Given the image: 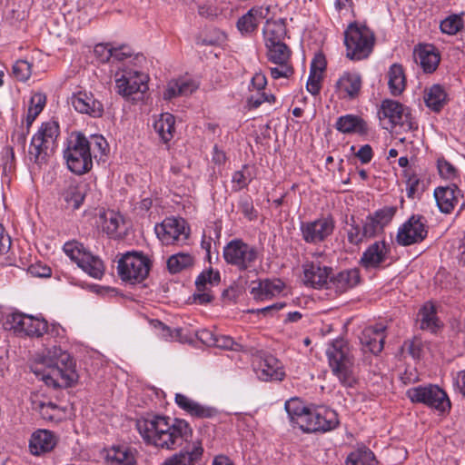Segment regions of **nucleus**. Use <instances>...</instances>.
Here are the masks:
<instances>
[{
  "mask_svg": "<svg viewBox=\"0 0 465 465\" xmlns=\"http://www.w3.org/2000/svg\"><path fill=\"white\" fill-rule=\"evenodd\" d=\"M163 415H146L136 420V430L146 445L159 448L162 443Z\"/></svg>",
  "mask_w": 465,
  "mask_h": 465,
  "instance_id": "20",
  "label": "nucleus"
},
{
  "mask_svg": "<svg viewBox=\"0 0 465 465\" xmlns=\"http://www.w3.org/2000/svg\"><path fill=\"white\" fill-rule=\"evenodd\" d=\"M112 465H136L135 451L128 446H114L107 452Z\"/></svg>",
  "mask_w": 465,
  "mask_h": 465,
  "instance_id": "42",
  "label": "nucleus"
},
{
  "mask_svg": "<svg viewBox=\"0 0 465 465\" xmlns=\"http://www.w3.org/2000/svg\"><path fill=\"white\" fill-rule=\"evenodd\" d=\"M151 324L153 328L155 330L157 335H159L162 339L171 340L174 338L173 332L163 322L158 320H153L151 322Z\"/></svg>",
  "mask_w": 465,
  "mask_h": 465,
  "instance_id": "63",
  "label": "nucleus"
},
{
  "mask_svg": "<svg viewBox=\"0 0 465 465\" xmlns=\"http://www.w3.org/2000/svg\"><path fill=\"white\" fill-rule=\"evenodd\" d=\"M86 189L84 184L71 182L62 193V198L67 208L79 209L85 198Z\"/></svg>",
  "mask_w": 465,
  "mask_h": 465,
  "instance_id": "39",
  "label": "nucleus"
},
{
  "mask_svg": "<svg viewBox=\"0 0 465 465\" xmlns=\"http://www.w3.org/2000/svg\"><path fill=\"white\" fill-rule=\"evenodd\" d=\"M174 401L179 409L194 418L209 419L217 414V410L215 408L201 404L183 393H176L174 396Z\"/></svg>",
  "mask_w": 465,
  "mask_h": 465,
  "instance_id": "30",
  "label": "nucleus"
},
{
  "mask_svg": "<svg viewBox=\"0 0 465 465\" xmlns=\"http://www.w3.org/2000/svg\"><path fill=\"white\" fill-rule=\"evenodd\" d=\"M199 82L190 76L171 79L163 93V98L169 101L179 96L190 95L199 88Z\"/></svg>",
  "mask_w": 465,
  "mask_h": 465,
  "instance_id": "32",
  "label": "nucleus"
},
{
  "mask_svg": "<svg viewBox=\"0 0 465 465\" xmlns=\"http://www.w3.org/2000/svg\"><path fill=\"white\" fill-rule=\"evenodd\" d=\"M427 234L426 219L421 215H412L399 228L396 241L401 246H409L422 242Z\"/></svg>",
  "mask_w": 465,
  "mask_h": 465,
  "instance_id": "17",
  "label": "nucleus"
},
{
  "mask_svg": "<svg viewBox=\"0 0 465 465\" xmlns=\"http://www.w3.org/2000/svg\"><path fill=\"white\" fill-rule=\"evenodd\" d=\"M103 231L113 239H119L124 234V217L114 211H107L100 215Z\"/></svg>",
  "mask_w": 465,
  "mask_h": 465,
  "instance_id": "37",
  "label": "nucleus"
},
{
  "mask_svg": "<svg viewBox=\"0 0 465 465\" xmlns=\"http://www.w3.org/2000/svg\"><path fill=\"white\" fill-rule=\"evenodd\" d=\"M30 402L32 409L37 411L45 420L58 422L65 416V410L54 402L41 391L31 393Z\"/></svg>",
  "mask_w": 465,
  "mask_h": 465,
  "instance_id": "21",
  "label": "nucleus"
},
{
  "mask_svg": "<svg viewBox=\"0 0 465 465\" xmlns=\"http://www.w3.org/2000/svg\"><path fill=\"white\" fill-rule=\"evenodd\" d=\"M267 84L266 76L262 72H257L253 74L251 79V83L249 85V91H263Z\"/></svg>",
  "mask_w": 465,
  "mask_h": 465,
  "instance_id": "64",
  "label": "nucleus"
},
{
  "mask_svg": "<svg viewBox=\"0 0 465 465\" xmlns=\"http://www.w3.org/2000/svg\"><path fill=\"white\" fill-rule=\"evenodd\" d=\"M46 104V96L44 93H35L30 98V103L25 117L26 132H28L30 126L35 122L36 117L43 111Z\"/></svg>",
  "mask_w": 465,
  "mask_h": 465,
  "instance_id": "46",
  "label": "nucleus"
},
{
  "mask_svg": "<svg viewBox=\"0 0 465 465\" xmlns=\"http://www.w3.org/2000/svg\"><path fill=\"white\" fill-rule=\"evenodd\" d=\"M406 394L411 402L421 403L440 413L449 411L451 408L447 393L438 385L429 384L410 388Z\"/></svg>",
  "mask_w": 465,
  "mask_h": 465,
  "instance_id": "9",
  "label": "nucleus"
},
{
  "mask_svg": "<svg viewBox=\"0 0 465 465\" xmlns=\"http://www.w3.org/2000/svg\"><path fill=\"white\" fill-rule=\"evenodd\" d=\"M312 415L314 420L309 423V428L312 429V432L331 431L336 429L340 423L338 413L327 407L315 406Z\"/></svg>",
  "mask_w": 465,
  "mask_h": 465,
  "instance_id": "28",
  "label": "nucleus"
},
{
  "mask_svg": "<svg viewBox=\"0 0 465 465\" xmlns=\"http://www.w3.org/2000/svg\"><path fill=\"white\" fill-rule=\"evenodd\" d=\"M154 232L163 245H183L190 235V228L183 218L166 217L155 224Z\"/></svg>",
  "mask_w": 465,
  "mask_h": 465,
  "instance_id": "13",
  "label": "nucleus"
},
{
  "mask_svg": "<svg viewBox=\"0 0 465 465\" xmlns=\"http://www.w3.org/2000/svg\"><path fill=\"white\" fill-rule=\"evenodd\" d=\"M363 233L366 234L367 239L373 238L383 231L381 226L369 214L362 223Z\"/></svg>",
  "mask_w": 465,
  "mask_h": 465,
  "instance_id": "59",
  "label": "nucleus"
},
{
  "mask_svg": "<svg viewBox=\"0 0 465 465\" xmlns=\"http://www.w3.org/2000/svg\"><path fill=\"white\" fill-rule=\"evenodd\" d=\"M163 415H146L136 420V430L146 445L159 448L162 443Z\"/></svg>",
  "mask_w": 465,
  "mask_h": 465,
  "instance_id": "19",
  "label": "nucleus"
},
{
  "mask_svg": "<svg viewBox=\"0 0 465 465\" xmlns=\"http://www.w3.org/2000/svg\"><path fill=\"white\" fill-rule=\"evenodd\" d=\"M460 190L454 184L440 186L434 190V198L441 213H450L458 203Z\"/></svg>",
  "mask_w": 465,
  "mask_h": 465,
  "instance_id": "35",
  "label": "nucleus"
},
{
  "mask_svg": "<svg viewBox=\"0 0 465 465\" xmlns=\"http://www.w3.org/2000/svg\"><path fill=\"white\" fill-rule=\"evenodd\" d=\"M193 263V258L189 253L179 252L173 254L167 260V268L170 272L177 273L190 267Z\"/></svg>",
  "mask_w": 465,
  "mask_h": 465,
  "instance_id": "52",
  "label": "nucleus"
},
{
  "mask_svg": "<svg viewBox=\"0 0 465 465\" xmlns=\"http://www.w3.org/2000/svg\"><path fill=\"white\" fill-rule=\"evenodd\" d=\"M13 74L17 80L25 82L32 74V65L26 60H18L13 65Z\"/></svg>",
  "mask_w": 465,
  "mask_h": 465,
  "instance_id": "57",
  "label": "nucleus"
},
{
  "mask_svg": "<svg viewBox=\"0 0 465 465\" xmlns=\"http://www.w3.org/2000/svg\"><path fill=\"white\" fill-rule=\"evenodd\" d=\"M284 409L292 428H298L307 433L312 432V429L306 423L313 421V416L311 414L313 413L315 405L307 404L302 399L293 397L285 401Z\"/></svg>",
  "mask_w": 465,
  "mask_h": 465,
  "instance_id": "15",
  "label": "nucleus"
},
{
  "mask_svg": "<svg viewBox=\"0 0 465 465\" xmlns=\"http://www.w3.org/2000/svg\"><path fill=\"white\" fill-rule=\"evenodd\" d=\"M54 351H48L46 357L32 364L31 370L35 375L53 388L71 386L77 379V374L73 367L70 355L62 351L60 347L54 346Z\"/></svg>",
  "mask_w": 465,
  "mask_h": 465,
  "instance_id": "1",
  "label": "nucleus"
},
{
  "mask_svg": "<svg viewBox=\"0 0 465 465\" xmlns=\"http://www.w3.org/2000/svg\"><path fill=\"white\" fill-rule=\"evenodd\" d=\"M335 128L342 134H365L368 132L367 122L358 114H348L337 118Z\"/></svg>",
  "mask_w": 465,
  "mask_h": 465,
  "instance_id": "36",
  "label": "nucleus"
},
{
  "mask_svg": "<svg viewBox=\"0 0 465 465\" xmlns=\"http://www.w3.org/2000/svg\"><path fill=\"white\" fill-rule=\"evenodd\" d=\"M419 322L420 329L430 332H435L440 328L436 307L432 302H428L420 309Z\"/></svg>",
  "mask_w": 465,
  "mask_h": 465,
  "instance_id": "43",
  "label": "nucleus"
},
{
  "mask_svg": "<svg viewBox=\"0 0 465 465\" xmlns=\"http://www.w3.org/2000/svg\"><path fill=\"white\" fill-rule=\"evenodd\" d=\"M221 281L220 272L213 269L202 272L195 280L196 290L193 294V302L199 305H206L213 302L214 296L212 287Z\"/></svg>",
  "mask_w": 465,
  "mask_h": 465,
  "instance_id": "22",
  "label": "nucleus"
},
{
  "mask_svg": "<svg viewBox=\"0 0 465 465\" xmlns=\"http://www.w3.org/2000/svg\"><path fill=\"white\" fill-rule=\"evenodd\" d=\"M285 289L284 282L277 278L252 282L250 294L257 302H265L281 295Z\"/></svg>",
  "mask_w": 465,
  "mask_h": 465,
  "instance_id": "24",
  "label": "nucleus"
},
{
  "mask_svg": "<svg viewBox=\"0 0 465 465\" xmlns=\"http://www.w3.org/2000/svg\"><path fill=\"white\" fill-rule=\"evenodd\" d=\"M88 147L92 153V159L104 160L109 153L110 147L106 139L101 134H93L88 139Z\"/></svg>",
  "mask_w": 465,
  "mask_h": 465,
  "instance_id": "50",
  "label": "nucleus"
},
{
  "mask_svg": "<svg viewBox=\"0 0 465 465\" xmlns=\"http://www.w3.org/2000/svg\"><path fill=\"white\" fill-rule=\"evenodd\" d=\"M265 46L267 48V56L270 62L273 64L289 62L291 51L284 43L269 42Z\"/></svg>",
  "mask_w": 465,
  "mask_h": 465,
  "instance_id": "47",
  "label": "nucleus"
},
{
  "mask_svg": "<svg viewBox=\"0 0 465 465\" xmlns=\"http://www.w3.org/2000/svg\"><path fill=\"white\" fill-rule=\"evenodd\" d=\"M5 324L17 334L36 337L42 336L47 328V322L44 319L21 312L9 314L6 318Z\"/></svg>",
  "mask_w": 465,
  "mask_h": 465,
  "instance_id": "16",
  "label": "nucleus"
},
{
  "mask_svg": "<svg viewBox=\"0 0 465 465\" xmlns=\"http://www.w3.org/2000/svg\"><path fill=\"white\" fill-rule=\"evenodd\" d=\"M391 252L385 241H377L371 244L360 259V264L366 270L378 269L387 261Z\"/></svg>",
  "mask_w": 465,
  "mask_h": 465,
  "instance_id": "26",
  "label": "nucleus"
},
{
  "mask_svg": "<svg viewBox=\"0 0 465 465\" xmlns=\"http://www.w3.org/2000/svg\"><path fill=\"white\" fill-rule=\"evenodd\" d=\"M415 61L420 64L425 73L434 72L440 64V55L437 48L432 45H419L414 49Z\"/></svg>",
  "mask_w": 465,
  "mask_h": 465,
  "instance_id": "34",
  "label": "nucleus"
},
{
  "mask_svg": "<svg viewBox=\"0 0 465 465\" xmlns=\"http://www.w3.org/2000/svg\"><path fill=\"white\" fill-rule=\"evenodd\" d=\"M1 162L3 172L10 173L15 166V153L12 147L5 146L1 151Z\"/></svg>",
  "mask_w": 465,
  "mask_h": 465,
  "instance_id": "60",
  "label": "nucleus"
},
{
  "mask_svg": "<svg viewBox=\"0 0 465 465\" xmlns=\"http://www.w3.org/2000/svg\"><path fill=\"white\" fill-rule=\"evenodd\" d=\"M163 431L162 432V443L159 445V449L175 450L182 446L191 434L190 425L184 420L173 419L163 415Z\"/></svg>",
  "mask_w": 465,
  "mask_h": 465,
  "instance_id": "14",
  "label": "nucleus"
},
{
  "mask_svg": "<svg viewBox=\"0 0 465 465\" xmlns=\"http://www.w3.org/2000/svg\"><path fill=\"white\" fill-rule=\"evenodd\" d=\"M346 465H377V460L370 449L362 447L348 456Z\"/></svg>",
  "mask_w": 465,
  "mask_h": 465,
  "instance_id": "51",
  "label": "nucleus"
},
{
  "mask_svg": "<svg viewBox=\"0 0 465 465\" xmlns=\"http://www.w3.org/2000/svg\"><path fill=\"white\" fill-rule=\"evenodd\" d=\"M447 93L443 86L435 84L425 90L424 102L433 112H440L447 103Z\"/></svg>",
  "mask_w": 465,
  "mask_h": 465,
  "instance_id": "40",
  "label": "nucleus"
},
{
  "mask_svg": "<svg viewBox=\"0 0 465 465\" xmlns=\"http://www.w3.org/2000/svg\"><path fill=\"white\" fill-rule=\"evenodd\" d=\"M375 44L374 33L365 25L351 23L344 31L346 56L360 61L369 57Z\"/></svg>",
  "mask_w": 465,
  "mask_h": 465,
  "instance_id": "3",
  "label": "nucleus"
},
{
  "mask_svg": "<svg viewBox=\"0 0 465 465\" xmlns=\"http://www.w3.org/2000/svg\"><path fill=\"white\" fill-rule=\"evenodd\" d=\"M325 68L323 58H315L311 64L310 75L307 80V91L312 95L319 94L322 87V72Z\"/></svg>",
  "mask_w": 465,
  "mask_h": 465,
  "instance_id": "41",
  "label": "nucleus"
},
{
  "mask_svg": "<svg viewBox=\"0 0 465 465\" xmlns=\"http://www.w3.org/2000/svg\"><path fill=\"white\" fill-rule=\"evenodd\" d=\"M59 124L54 121L43 123L37 133L31 139L29 147L30 159L42 163L54 152L59 136Z\"/></svg>",
  "mask_w": 465,
  "mask_h": 465,
  "instance_id": "6",
  "label": "nucleus"
},
{
  "mask_svg": "<svg viewBox=\"0 0 465 465\" xmlns=\"http://www.w3.org/2000/svg\"><path fill=\"white\" fill-rule=\"evenodd\" d=\"M174 124V116L169 113L160 114L159 118L154 121V131L164 143L173 139L175 132Z\"/></svg>",
  "mask_w": 465,
  "mask_h": 465,
  "instance_id": "44",
  "label": "nucleus"
},
{
  "mask_svg": "<svg viewBox=\"0 0 465 465\" xmlns=\"http://www.w3.org/2000/svg\"><path fill=\"white\" fill-rule=\"evenodd\" d=\"M108 55L112 56L111 61L123 62L122 64L135 65L134 63L137 57H134L133 51L128 45L113 46V50L108 51Z\"/></svg>",
  "mask_w": 465,
  "mask_h": 465,
  "instance_id": "53",
  "label": "nucleus"
},
{
  "mask_svg": "<svg viewBox=\"0 0 465 465\" xmlns=\"http://www.w3.org/2000/svg\"><path fill=\"white\" fill-rule=\"evenodd\" d=\"M465 13L454 14L447 16L440 22V28L443 34L454 35L463 29L465 25Z\"/></svg>",
  "mask_w": 465,
  "mask_h": 465,
  "instance_id": "49",
  "label": "nucleus"
},
{
  "mask_svg": "<svg viewBox=\"0 0 465 465\" xmlns=\"http://www.w3.org/2000/svg\"><path fill=\"white\" fill-rule=\"evenodd\" d=\"M303 282L305 285L315 289L328 290L331 268L322 265L320 262H306L302 265Z\"/></svg>",
  "mask_w": 465,
  "mask_h": 465,
  "instance_id": "23",
  "label": "nucleus"
},
{
  "mask_svg": "<svg viewBox=\"0 0 465 465\" xmlns=\"http://www.w3.org/2000/svg\"><path fill=\"white\" fill-rule=\"evenodd\" d=\"M264 17L265 12L263 8H251L245 15L238 19L237 28L242 35H250L257 29Z\"/></svg>",
  "mask_w": 465,
  "mask_h": 465,
  "instance_id": "38",
  "label": "nucleus"
},
{
  "mask_svg": "<svg viewBox=\"0 0 465 465\" xmlns=\"http://www.w3.org/2000/svg\"><path fill=\"white\" fill-rule=\"evenodd\" d=\"M148 79V75L136 64H122L114 74L116 92L124 97H129L138 92L144 93L147 90Z\"/></svg>",
  "mask_w": 465,
  "mask_h": 465,
  "instance_id": "7",
  "label": "nucleus"
},
{
  "mask_svg": "<svg viewBox=\"0 0 465 465\" xmlns=\"http://www.w3.org/2000/svg\"><path fill=\"white\" fill-rule=\"evenodd\" d=\"M361 282L359 269L352 268L343 270L331 276L328 283V291L335 295H341L353 288Z\"/></svg>",
  "mask_w": 465,
  "mask_h": 465,
  "instance_id": "25",
  "label": "nucleus"
},
{
  "mask_svg": "<svg viewBox=\"0 0 465 465\" xmlns=\"http://www.w3.org/2000/svg\"><path fill=\"white\" fill-rule=\"evenodd\" d=\"M396 211L397 209L394 206H384L371 213V215L384 229L391 222Z\"/></svg>",
  "mask_w": 465,
  "mask_h": 465,
  "instance_id": "56",
  "label": "nucleus"
},
{
  "mask_svg": "<svg viewBox=\"0 0 465 465\" xmlns=\"http://www.w3.org/2000/svg\"><path fill=\"white\" fill-rule=\"evenodd\" d=\"M346 233L348 242L353 245H359L367 239L366 234L363 233L362 224L357 223L353 216L348 222Z\"/></svg>",
  "mask_w": 465,
  "mask_h": 465,
  "instance_id": "54",
  "label": "nucleus"
},
{
  "mask_svg": "<svg viewBox=\"0 0 465 465\" xmlns=\"http://www.w3.org/2000/svg\"><path fill=\"white\" fill-rule=\"evenodd\" d=\"M325 355L332 374L344 387H353L357 382L355 359L349 343L335 339L327 343Z\"/></svg>",
  "mask_w": 465,
  "mask_h": 465,
  "instance_id": "2",
  "label": "nucleus"
},
{
  "mask_svg": "<svg viewBox=\"0 0 465 465\" xmlns=\"http://www.w3.org/2000/svg\"><path fill=\"white\" fill-rule=\"evenodd\" d=\"M362 77L356 71H344L334 84V94L340 100L354 101L361 92Z\"/></svg>",
  "mask_w": 465,
  "mask_h": 465,
  "instance_id": "18",
  "label": "nucleus"
},
{
  "mask_svg": "<svg viewBox=\"0 0 465 465\" xmlns=\"http://www.w3.org/2000/svg\"><path fill=\"white\" fill-rule=\"evenodd\" d=\"M388 84L392 95L401 94L406 85V79L403 68L401 64H392L388 72Z\"/></svg>",
  "mask_w": 465,
  "mask_h": 465,
  "instance_id": "45",
  "label": "nucleus"
},
{
  "mask_svg": "<svg viewBox=\"0 0 465 465\" xmlns=\"http://www.w3.org/2000/svg\"><path fill=\"white\" fill-rule=\"evenodd\" d=\"M58 443V437L51 430L38 429L31 434L29 440L30 453L41 456L51 452Z\"/></svg>",
  "mask_w": 465,
  "mask_h": 465,
  "instance_id": "27",
  "label": "nucleus"
},
{
  "mask_svg": "<svg viewBox=\"0 0 465 465\" xmlns=\"http://www.w3.org/2000/svg\"><path fill=\"white\" fill-rule=\"evenodd\" d=\"M63 250L88 275L94 279L102 278L104 272L102 260L86 251L82 243L76 241L67 242L64 244Z\"/></svg>",
  "mask_w": 465,
  "mask_h": 465,
  "instance_id": "11",
  "label": "nucleus"
},
{
  "mask_svg": "<svg viewBox=\"0 0 465 465\" xmlns=\"http://www.w3.org/2000/svg\"><path fill=\"white\" fill-rule=\"evenodd\" d=\"M256 374L262 381H282L285 371L282 362L272 355H266L260 360L256 368Z\"/></svg>",
  "mask_w": 465,
  "mask_h": 465,
  "instance_id": "33",
  "label": "nucleus"
},
{
  "mask_svg": "<svg viewBox=\"0 0 465 465\" xmlns=\"http://www.w3.org/2000/svg\"><path fill=\"white\" fill-rule=\"evenodd\" d=\"M265 45L269 42H282L286 35L285 25L282 21H267L263 27Z\"/></svg>",
  "mask_w": 465,
  "mask_h": 465,
  "instance_id": "48",
  "label": "nucleus"
},
{
  "mask_svg": "<svg viewBox=\"0 0 465 465\" xmlns=\"http://www.w3.org/2000/svg\"><path fill=\"white\" fill-rule=\"evenodd\" d=\"M238 207L240 212L246 217L249 221H252L257 217L256 211L253 207L252 200L250 196H243L240 199Z\"/></svg>",
  "mask_w": 465,
  "mask_h": 465,
  "instance_id": "58",
  "label": "nucleus"
},
{
  "mask_svg": "<svg viewBox=\"0 0 465 465\" xmlns=\"http://www.w3.org/2000/svg\"><path fill=\"white\" fill-rule=\"evenodd\" d=\"M385 329V326L381 323L366 327L360 337L362 350L372 354L380 353L384 346Z\"/></svg>",
  "mask_w": 465,
  "mask_h": 465,
  "instance_id": "29",
  "label": "nucleus"
},
{
  "mask_svg": "<svg viewBox=\"0 0 465 465\" xmlns=\"http://www.w3.org/2000/svg\"><path fill=\"white\" fill-rule=\"evenodd\" d=\"M437 167L440 175L447 180H452L457 176L456 168L447 160L439 159L437 162Z\"/></svg>",
  "mask_w": 465,
  "mask_h": 465,
  "instance_id": "61",
  "label": "nucleus"
},
{
  "mask_svg": "<svg viewBox=\"0 0 465 465\" xmlns=\"http://www.w3.org/2000/svg\"><path fill=\"white\" fill-rule=\"evenodd\" d=\"M378 114L382 127L386 130H392L398 125L409 130L416 128L409 108L397 101L391 99L383 100Z\"/></svg>",
  "mask_w": 465,
  "mask_h": 465,
  "instance_id": "12",
  "label": "nucleus"
},
{
  "mask_svg": "<svg viewBox=\"0 0 465 465\" xmlns=\"http://www.w3.org/2000/svg\"><path fill=\"white\" fill-rule=\"evenodd\" d=\"M72 106L75 111L91 117H101L104 113L103 104L94 98L92 93L78 92L71 98Z\"/></svg>",
  "mask_w": 465,
  "mask_h": 465,
  "instance_id": "31",
  "label": "nucleus"
},
{
  "mask_svg": "<svg viewBox=\"0 0 465 465\" xmlns=\"http://www.w3.org/2000/svg\"><path fill=\"white\" fill-rule=\"evenodd\" d=\"M252 178L251 174L248 173V165H242L241 170H238L232 173V189L234 192H239L244 188H246Z\"/></svg>",
  "mask_w": 465,
  "mask_h": 465,
  "instance_id": "55",
  "label": "nucleus"
},
{
  "mask_svg": "<svg viewBox=\"0 0 465 465\" xmlns=\"http://www.w3.org/2000/svg\"><path fill=\"white\" fill-rule=\"evenodd\" d=\"M277 64V67L271 68V75L273 79L289 78L293 74V69L289 64V62H283Z\"/></svg>",
  "mask_w": 465,
  "mask_h": 465,
  "instance_id": "62",
  "label": "nucleus"
},
{
  "mask_svg": "<svg viewBox=\"0 0 465 465\" xmlns=\"http://www.w3.org/2000/svg\"><path fill=\"white\" fill-rule=\"evenodd\" d=\"M150 271V260L138 252H128L118 261L117 272L122 281L131 284L143 282Z\"/></svg>",
  "mask_w": 465,
  "mask_h": 465,
  "instance_id": "8",
  "label": "nucleus"
},
{
  "mask_svg": "<svg viewBox=\"0 0 465 465\" xmlns=\"http://www.w3.org/2000/svg\"><path fill=\"white\" fill-rule=\"evenodd\" d=\"M64 158L67 168L75 174H84L93 166L92 153L88 147V138L80 132H74L66 141Z\"/></svg>",
  "mask_w": 465,
  "mask_h": 465,
  "instance_id": "4",
  "label": "nucleus"
},
{
  "mask_svg": "<svg viewBox=\"0 0 465 465\" xmlns=\"http://www.w3.org/2000/svg\"><path fill=\"white\" fill-rule=\"evenodd\" d=\"M224 261L240 272H256V264L262 260L261 251L242 239H233L224 247Z\"/></svg>",
  "mask_w": 465,
  "mask_h": 465,
  "instance_id": "5",
  "label": "nucleus"
},
{
  "mask_svg": "<svg viewBox=\"0 0 465 465\" xmlns=\"http://www.w3.org/2000/svg\"><path fill=\"white\" fill-rule=\"evenodd\" d=\"M335 227L332 214H322L314 220L300 223L301 237L308 244L318 245L333 234Z\"/></svg>",
  "mask_w": 465,
  "mask_h": 465,
  "instance_id": "10",
  "label": "nucleus"
}]
</instances>
